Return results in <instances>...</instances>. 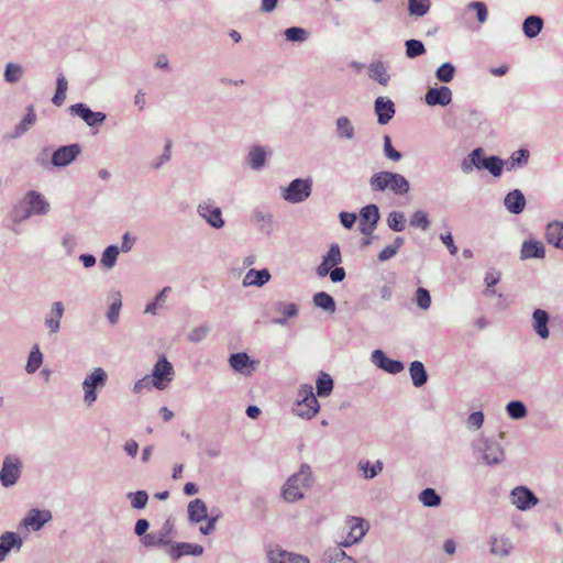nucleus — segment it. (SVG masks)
<instances>
[{
    "mask_svg": "<svg viewBox=\"0 0 563 563\" xmlns=\"http://www.w3.org/2000/svg\"><path fill=\"white\" fill-rule=\"evenodd\" d=\"M311 467L302 463L297 473L292 474L283 487L282 495L288 503H295L305 497V492L313 484Z\"/></svg>",
    "mask_w": 563,
    "mask_h": 563,
    "instance_id": "1",
    "label": "nucleus"
},
{
    "mask_svg": "<svg viewBox=\"0 0 563 563\" xmlns=\"http://www.w3.org/2000/svg\"><path fill=\"white\" fill-rule=\"evenodd\" d=\"M369 186L373 191L390 190L396 196H404L410 191L408 179L398 173L382 170L369 178Z\"/></svg>",
    "mask_w": 563,
    "mask_h": 563,
    "instance_id": "2",
    "label": "nucleus"
},
{
    "mask_svg": "<svg viewBox=\"0 0 563 563\" xmlns=\"http://www.w3.org/2000/svg\"><path fill=\"white\" fill-rule=\"evenodd\" d=\"M474 454H481L483 463L488 466L501 464L506 459L501 444L490 438L481 437L471 444Z\"/></svg>",
    "mask_w": 563,
    "mask_h": 563,
    "instance_id": "3",
    "label": "nucleus"
},
{
    "mask_svg": "<svg viewBox=\"0 0 563 563\" xmlns=\"http://www.w3.org/2000/svg\"><path fill=\"white\" fill-rule=\"evenodd\" d=\"M108 380V374L102 367H95L82 380L84 402L87 407L92 406L97 398L98 391L101 390Z\"/></svg>",
    "mask_w": 563,
    "mask_h": 563,
    "instance_id": "4",
    "label": "nucleus"
},
{
    "mask_svg": "<svg viewBox=\"0 0 563 563\" xmlns=\"http://www.w3.org/2000/svg\"><path fill=\"white\" fill-rule=\"evenodd\" d=\"M320 410V405L313 394L311 385H302L298 393V399L292 408L294 415L303 418L311 419Z\"/></svg>",
    "mask_w": 563,
    "mask_h": 563,
    "instance_id": "5",
    "label": "nucleus"
},
{
    "mask_svg": "<svg viewBox=\"0 0 563 563\" xmlns=\"http://www.w3.org/2000/svg\"><path fill=\"white\" fill-rule=\"evenodd\" d=\"M311 178H296L286 187H280L282 198L292 205L306 201L312 192Z\"/></svg>",
    "mask_w": 563,
    "mask_h": 563,
    "instance_id": "6",
    "label": "nucleus"
},
{
    "mask_svg": "<svg viewBox=\"0 0 563 563\" xmlns=\"http://www.w3.org/2000/svg\"><path fill=\"white\" fill-rule=\"evenodd\" d=\"M22 470L23 463L19 456L13 454L5 455L0 468V484L4 488L14 486L22 475Z\"/></svg>",
    "mask_w": 563,
    "mask_h": 563,
    "instance_id": "7",
    "label": "nucleus"
},
{
    "mask_svg": "<svg viewBox=\"0 0 563 563\" xmlns=\"http://www.w3.org/2000/svg\"><path fill=\"white\" fill-rule=\"evenodd\" d=\"M174 367L172 363L166 358L165 355L159 356L157 362L154 364L152 374V385L158 390L165 389L169 383L174 379Z\"/></svg>",
    "mask_w": 563,
    "mask_h": 563,
    "instance_id": "8",
    "label": "nucleus"
},
{
    "mask_svg": "<svg viewBox=\"0 0 563 563\" xmlns=\"http://www.w3.org/2000/svg\"><path fill=\"white\" fill-rule=\"evenodd\" d=\"M472 164H475V168L488 170L494 177H499L503 174L505 162L496 155L484 156V150L482 147L474 148L472 151Z\"/></svg>",
    "mask_w": 563,
    "mask_h": 563,
    "instance_id": "9",
    "label": "nucleus"
},
{
    "mask_svg": "<svg viewBox=\"0 0 563 563\" xmlns=\"http://www.w3.org/2000/svg\"><path fill=\"white\" fill-rule=\"evenodd\" d=\"M68 110L71 115L80 118L90 128L102 125L107 119L104 112H95L82 102L71 104Z\"/></svg>",
    "mask_w": 563,
    "mask_h": 563,
    "instance_id": "10",
    "label": "nucleus"
},
{
    "mask_svg": "<svg viewBox=\"0 0 563 563\" xmlns=\"http://www.w3.org/2000/svg\"><path fill=\"white\" fill-rule=\"evenodd\" d=\"M379 209L376 205L371 203L363 207L360 211V225L358 229L362 234L371 235L379 221Z\"/></svg>",
    "mask_w": 563,
    "mask_h": 563,
    "instance_id": "11",
    "label": "nucleus"
},
{
    "mask_svg": "<svg viewBox=\"0 0 563 563\" xmlns=\"http://www.w3.org/2000/svg\"><path fill=\"white\" fill-rule=\"evenodd\" d=\"M80 152L81 147L77 143L63 145L53 153L51 163L55 167H66L78 157Z\"/></svg>",
    "mask_w": 563,
    "mask_h": 563,
    "instance_id": "12",
    "label": "nucleus"
},
{
    "mask_svg": "<svg viewBox=\"0 0 563 563\" xmlns=\"http://www.w3.org/2000/svg\"><path fill=\"white\" fill-rule=\"evenodd\" d=\"M198 214L206 220V222L214 228L220 229L224 225V221L222 219V211L219 207H217L210 200L202 201L198 205Z\"/></svg>",
    "mask_w": 563,
    "mask_h": 563,
    "instance_id": "13",
    "label": "nucleus"
},
{
    "mask_svg": "<svg viewBox=\"0 0 563 563\" xmlns=\"http://www.w3.org/2000/svg\"><path fill=\"white\" fill-rule=\"evenodd\" d=\"M23 206H26L33 216H45L51 210L49 202L36 190H30L24 195Z\"/></svg>",
    "mask_w": 563,
    "mask_h": 563,
    "instance_id": "14",
    "label": "nucleus"
},
{
    "mask_svg": "<svg viewBox=\"0 0 563 563\" xmlns=\"http://www.w3.org/2000/svg\"><path fill=\"white\" fill-rule=\"evenodd\" d=\"M342 263V254L339 244L332 243L322 257V262L316 268V273L319 277H325L330 273L332 267L339 266Z\"/></svg>",
    "mask_w": 563,
    "mask_h": 563,
    "instance_id": "15",
    "label": "nucleus"
},
{
    "mask_svg": "<svg viewBox=\"0 0 563 563\" xmlns=\"http://www.w3.org/2000/svg\"><path fill=\"white\" fill-rule=\"evenodd\" d=\"M511 503L519 509V510H527L531 507L536 506L538 504L537 496L530 490L529 488L525 486H518L511 490L510 494Z\"/></svg>",
    "mask_w": 563,
    "mask_h": 563,
    "instance_id": "16",
    "label": "nucleus"
},
{
    "mask_svg": "<svg viewBox=\"0 0 563 563\" xmlns=\"http://www.w3.org/2000/svg\"><path fill=\"white\" fill-rule=\"evenodd\" d=\"M452 90L446 86L429 88L424 95V101L428 106L445 107L452 101Z\"/></svg>",
    "mask_w": 563,
    "mask_h": 563,
    "instance_id": "17",
    "label": "nucleus"
},
{
    "mask_svg": "<svg viewBox=\"0 0 563 563\" xmlns=\"http://www.w3.org/2000/svg\"><path fill=\"white\" fill-rule=\"evenodd\" d=\"M269 563H310L305 555L288 552L279 547L271 548L267 551Z\"/></svg>",
    "mask_w": 563,
    "mask_h": 563,
    "instance_id": "18",
    "label": "nucleus"
},
{
    "mask_svg": "<svg viewBox=\"0 0 563 563\" xmlns=\"http://www.w3.org/2000/svg\"><path fill=\"white\" fill-rule=\"evenodd\" d=\"M371 360L378 368L389 374H398L405 367L400 361L389 358L382 350H375L372 353Z\"/></svg>",
    "mask_w": 563,
    "mask_h": 563,
    "instance_id": "19",
    "label": "nucleus"
},
{
    "mask_svg": "<svg viewBox=\"0 0 563 563\" xmlns=\"http://www.w3.org/2000/svg\"><path fill=\"white\" fill-rule=\"evenodd\" d=\"M23 539L19 533L7 531L0 536V562H3L11 551H20Z\"/></svg>",
    "mask_w": 563,
    "mask_h": 563,
    "instance_id": "20",
    "label": "nucleus"
},
{
    "mask_svg": "<svg viewBox=\"0 0 563 563\" xmlns=\"http://www.w3.org/2000/svg\"><path fill=\"white\" fill-rule=\"evenodd\" d=\"M374 111L377 115V122L380 125L387 124L395 115V104L387 97H378L374 102Z\"/></svg>",
    "mask_w": 563,
    "mask_h": 563,
    "instance_id": "21",
    "label": "nucleus"
},
{
    "mask_svg": "<svg viewBox=\"0 0 563 563\" xmlns=\"http://www.w3.org/2000/svg\"><path fill=\"white\" fill-rule=\"evenodd\" d=\"M64 311L65 307L62 301H55L52 303L44 321V324L48 330V334H55L60 330V320L64 316Z\"/></svg>",
    "mask_w": 563,
    "mask_h": 563,
    "instance_id": "22",
    "label": "nucleus"
},
{
    "mask_svg": "<svg viewBox=\"0 0 563 563\" xmlns=\"http://www.w3.org/2000/svg\"><path fill=\"white\" fill-rule=\"evenodd\" d=\"M203 553V547L196 543L179 542L172 544L168 550L169 556L177 561L184 555L199 556Z\"/></svg>",
    "mask_w": 563,
    "mask_h": 563,
    "instance_id": "23",
    "label": "nucleus"
},
{
    "mask_svg": "<svg viewBox=\"0 0 563 563\" xmlns=\"http://www.w3.org/2000/svg\"><path fill=\"white\" fill-rule=\"evenodd\" d=\"M526 205V197L520 189L509 191L504 198L505 208L512 214H520Z\"/></svg>",
    "mask_w": 563,
    "mask_h": 563,
    "instance_id": "24",
    "label": "nucleus"
},
{
    "mask_svg": "<svg viewBox=\"0 0 563 563\" xmlns=\"http://www.w3.org/2000/svg\"><path fill=\"white\" fill-rule=\"evenodd\" d=\"M549 320L550 316L543 309L538 308L532 312V328L542 340H547L550 336Z\"/></svg>",
    "mask_w": 563,
    "mask_h": 563,
    "instance_id": "25",
    "label": "nucleus"
},
{
    "mask_svg": "<svg viewBox=\"0 0 563 563\" xmlns=\"http://www.w3.org/2000/svg\"><path fill=\"white\" fill-rule=\"evenodd\" d=\"M545 256V249L542 242L536 240L523 241L520 250V258L529 260L537 258L541 260Z\"/></svg>",
    "mask_w": 563,
    "mask_h": 563,
    "instance_id": "26",
    "label": "nucleus"
},
{
    "mask_svg": "<svg viewBox=\"0 0 563 563\" xmlns=\"http://www.w3.org/2000/svg\"><path fill=\"white\" fill-rule=\"evenodd\" d=\"M51 519L52 515L48 510L32 509L24 518L23 525L32 528L34 531H38Z\"/></svg>",
    "mask_w": 563,
    "mask_h": 563,
    "instance_id": "27",
    "label": "nucleus"
},
{
    "mask_svg": "<svg viewBox=\"0 0 563 563\" xmlns=\"http://www.w3.org/2000/svg\"><path fill=\"white\" fill-rule=\"evenodd\" d=\"M365 532V520L362 518L353 517L350 520V531L346 536L345 541L343 542V545L347 547L358 542L364 537Z\"/></svg>",
    "mask_w": 563,
    "mask_h": 563,
    "instance_id": "28",
    "label": "nucleus"
},
{
    "mask_svg": "<svg viewBox=\"0 0 563 563\" xmlns=\"http://www.w3.org/2000/svg\"><path fill=\"white\" fill-rule=\"evenodd\" d=\"M514 549V544L508 537L500 536L490 538V553L497 556L506 558Z\"/></svg>",
    "mask_w": 563,
    "mask_h": 563,
    "instance_id": "29",
    "label": "nucleus"
},
{
    "mask_svg": "<svg viewBox=\"0 0 563 563\" xmlns=\"http://www.w3.org/2000/svg\"><path fill=\"white\" fill-rule=\"evenodd\" d=\"M545 239L548 243L556 249L563 250V223L558 221L548 223L545 228Z\"/></svg>",
    "mask_w": 563,
    "mask_h": 563,
    "instance_id": "30",
    "label": "nucleus"
},
{
    "mask_svg": "<svg viewBox=\"0 0 563 563\" xmlns=\"http://www.w3.org/2000/svg\"><path fill=\"white\" fill-rule=\"evenodd\" d=\"M320 563H356L354 559L346 555V553L339 547L325 550L320 559Z\"/></svg>",
    "mask_w": 563,
    "mask_h": 563,
    "instance_id": "31",
    "label": "nucleus"
},
{
    "mask_svg": "<svg viewBox=\"0 0 563 563\" xmlns=\"http://www.w3.org/2000/svg\"><path fill=\"white\" fill-rule=\"evenodd\" d=\"M368 76L382 86H387L390 79L387 68L382 60H374L369 64Z\"/></svg>",
    "mask_w": 563,
    "mask_h": 563,
    "instance_id": "32",
    "label": "nucleus"
},
{
    "mask_svg": "<svg viewBox=\"0 0 563 563\" xmlns=\"http://www.w3.org/2000/svg\"><path fill=\"white\" fill-rule=\"evenodd\" d=\"M187 511L188 519L195 523L201 522L208 518L207 506L205 501L199 498L189 503Z\"/></svg>",
    "mask_w": 563,
    "mask_h": 563,
    "instance_id": "33",
    "label": "nucleus"
},
{
    "mask_svg": "<svg viewBox=\"0 0 563 563\" xmlns=\"http://www.w3.org/2000/svg\"><path fill=\"white\" fill-rule=\"evenodd\" d=\"M269 153L271 151L264 146H252L249 152V165L255 170H261L265 166L266 157Z\"/></svg>",
    "mask_w": 563,
    "mask_h": 563,
    "instance_id": "34",
    "label": "nucleus"
},
{
    "mask_svg": "<svg viewBox=\"0 0 563 563\" xmlns=\"http://www.w3.org/2000/svg\"><path fill=\"white\" fill-rule=\"evenodd\" d=\"M544 25L543 19L539 15H529L523 20L522 31L528 38H534L540 34Z\"/></svg>",
    "mask_w": 563,
    "mask_h": 563,
    "instance_id": "35",
    "label": "nucleus"
},
{
    "mask_svg": "<svg viewBox=\"0 0 563 563\" xmlns=\"http://www.w3.org/2000/svg\"><path fill=\"white\" fill-rule=\"evenodd\" d=\"M252 220L257 229L265 235L273 231V216L269 212L256 210L253 212Z\"/></svg>",
    "mask_w": 563,
    "mask_h": 563,
    "instance_id": "36",
    "label": "nucleus"
},
{
    "mask_svg": "<svg viewBox=\"0 0 563 563\" xmlns=\"http://www.w3.org/2000/svg\"><path fill=\"white\" fill-rule=\"evenodd\" d=\"M409 374L415 387H421L428 382V373L420 361H413L410 363Z\"/></svg>",
    "mask_w": 563,
    "mask_h": 563,
    "instance_id": "37",
    "label": "nucleus"
},
{
    "mask_svg": "<svg viewBox=\"0 0 563 563\" xmlns=\"http://www.w3.org/2000/svg\"><path fill=\"white\" fill-rule=\"evenodd\" d=\"M357 468L362 472L365 479H373L382 473L384 463L380 460H377L375 463H371L369 461H360L357 463Z\"/></svg>",
    "mask_w": 563,
    "mask_h": 563,
    "instance_id": "38",
    "label": "nucleus"
},
{
    "mask_svg": "<svg viewBox=\"0 0 563 563\" xmlns=\"http://www.w3.org/2000/svg\"><path fill=\"white\" fill-rule=\"evenodd\" d=\"M335 131L338 136L344 140H352L355 135L354 126L345 115H341L335 120Z\"/></svg>",
    "mask_w": 563,
    "mask_h": 563,
    "instance_id": "39",
    "label": "nucleus"
},
{
    "mask_svg": "<svg viewBox=\"0 0 563 563\" xmlns=\"http://www.w3.org/2000/svg\"><path fill=\"white\" fill-rule=\"evenodd\" d=\"M26 114L23 117V119L20 121V123L15 126L14 133L12 137H20L22 134H24L35 123L36 121V114L34 111V107L31 104L26 108Z\"/></svg>",
    "mask_w": 563,
    "mask_h": 563,
    "instance_id": "40",
    "label": "nucleus"
},
{
    "mask_svg": "<svg viewBox=\"0 0 563 563\" xmlns=\"http://www.w3.org/2000/svg\"><path fill=\"white\" fill-rule=\"evenodd\" d=\"M313 303L316 307L329 313L335 312L336 309V305L333 297L325 291H319L314 294Z\"/></svg>",
    "mask_w": 563,
    "mask_h": 563,
    "instance_id": "41",
    "label": "nucleus"
},
{
    "mask_svg": "<svg viewBox=\"0 0 563 563\" xmlns=\"http://www.w3.org/2000/svg\"><path fill=\"white\" fill-rule=\"evenodd\" d=\"M419 501L429 508L439 507L442 503L441 496L433 488H424L418 496Z\"/></svg>",
    "mask_w": 563,
    "mask_h": 563,
    "instance_id": "42",
    "label": "nucleus"
},
{
    "mask_svg": "<svg viewBox=\"0 0 563 563\" xmlns=\"http://www.w3.org/2000/svg\"><path fill=\"white\" fill-rule=\"evenodd\" d=\"M317 395L328 397L333 390V379L324 372H320L316 382Z\"/></svg>",
    "mask_w": 563,
    "mask_h": 563,
    "instance_id": "43",
    "label": "nucleus"
},
{
    "mask_svg": "<svg viewBox=\"0 0 563 563\" xmlns=\"http://www.w3.org/2000/svg\"><path fill=\"white\" fill-rule=\"evenodd\" d=\"M272 278V275L267 268L254 269L249 268V286L262 287L267 284Z\"/></svg>",
    "mask_w": 563,
    "mask_h": 563,
    "instance_id": "44",
    "label": "nucleus"
},
{
    "mask_svg": "<svg viewBox=\"0 0 563 563\" xmlns=\"http://www.w3.org/2000/svg\"><path fill=\"white\" fill-rule=\"evenodd\" d=\"M122 308V297L119 291L113 294V300L108 308L106 317L111 325H115L119 322L120 311Z\"/></svg>",
    "mask_w": 563,
    "mask_h": 563,
    "instance_id": "45",
    "label": "nucleus"
},
{
    "mask_svg": "<svg viewBox=\"0 0 563 563\" xmlns=\"http://www.w3.org/2000/svg\"><path fill=\"white\" fill-rule=\"evenodd\" d=\"M24 69L20 64L8 63L3 71L4 81L8 84H16L21 80Z\"/></svg>",
    "mask_w": 563,
    "mask_h": 563,
    "instance_id": "46",
    "label": "nucleus"
},
{
    "mask_svg": "<svg viewBox=\"0 0 563 563\" xmlns=\"http://www.w3.org/2000/svg\"><path fill=\"white\" fill-rule=\"evenodd\" d=\"M506 412L509 418L520 420L527 417V406L521 400H511L506 405Z\"/></svg>",
    "mask_w": 563,
    "mask_h": 563,
    "instance_id": "47",
    "label": "nucleus"
},
{
    "mask_svg": "<svg viewBox=\"0 0 563 563\" xmlns=\"http://www.w3.org/2000/svg\"><path fill=\"white\" fill-rule=\"evenodd\" d=\"M144 547H166L170 543L167 532H151L142 538Z\"/></svg>",
    "mask_w": 563,
    "mask_h": 563,
    "instance_id": "48",
    "label": "nucleus"
},
{
    "mask_svg": "<svg viewBox=\"0 0 563 563\" xmlns=\"http://www.w3.org/2000/svg\"><path fill=\"white\" fill-rule=\"evenodd\" d=\"M530 153L526 148H520L514 152L507 164V169L512 170L515 168L522 167L528 164Z\"/></svg>",
    "mask_w": 563,
    "mask_h": 563,
    "instance_id": "49",
    "label": "nucleus"
},
{
    "mask_svg": "<svg viewBox=\"0 0 563 563\" xmlns=\"http://www.w3.org/2000/svg\"><path fill=\"white\" fill-rule=\"evenodd\" d=\"M42 363H43V354L40 351L38 345H34L31 349V352L29 354L27 362L25 365L26 373L27 374L35 373L41 367Z\"/></svg>",
    "mask_w": 563,
    "mask_h": 563,
    "instance_id": "50",
    "label": "nucleus"
},
{
    "mask_svg": "<svg viewBox=\"0 0 563 563\" xmlns=\"http://www.w3.org/2000/svg\"><path fill=\"white\" fill-rule=\"evenodd\" d=\"M409 224L412 228L421 229L422 231H427L430 228V220L428 213L423 210H416L409 220Z\"/></svg>",
    "mask_w": 563,
    "mask_h": 563,
    "instance_id": "51",
    "label": "nucleus"
},
{
    "mask_svg": "<svg viewBox=\"0 0 563 563\" xmlns=\"http://www.w3.org/2000/svg\"><path fill=\"white\" fill-rule=\"evenodd\" d=\"M430 7V0H408V11L410 15L423 16L429 12Z\"/></svg>",
    "mask_w": 563,
    "mask_h": 563,
    "instance_id": "52",
    "label": "nucleus"
},
{
    "mask_svg": "<svg viewBox=\"0 0 563 563\" xmlns=\"http://www.w3.org/2000/svg\"><path fill=\"white\" fill-rule=\"evenodd\" d=\"M405 47L406 56L410 59L417 58L426 53V46L420 40H407Z\"/></svg>",
    "mask_w": 563,
    "mask_h": 563,
    "instance_id": "53",
    "label": "nucleus"
},
{
    "mask_svg": "<svg viewBox=\"0 0 563 563\" xmlns=\"http://www.w3.org/2000/svg\"><path fill=\"white\" fill-rule=\"evenodd\" d=\"M387 225L394 232H401L406 228V218L401 211H391L387 217Z\"/></svg>",
    "mask_w": 563,
    "mask_h": 563,
    "instance_id": "54",
    "label": "nucleus"
},
{
    "mask_svg": "<svg viewBox=\"0 0 563 563\" xmlns=\"http://www.w3.org/2000/svg\"><path fill=\"white\" fill-rule=\"evenodd\" d=\"M172 290L170 287H164L154 298L153 301H151L146 308L145 313L150 314H156L157 310L163 307L164 302L166 301L167 294Z\"/></svg>",
    "mask_w": 563,
    "mask_h": 563,
    "instance_id": "55",
    "label": "nucleus"
},
{
    "mask_svg": "<svg viewBox=\"0 0 563 563\" xmlns=\"http://www.w3.org/2000/svg\"><path fill=\"white\" fill-rule=\"evenodd\" d=\"M455 66L452 63H444L435 70V78L441 82H450L453 80L455 75Z\"/></svg>",
    "mask_w": 563,
    "mask_h": 563,
    "instance_id": "56",
    "label": "nucleus"
},
{
    "mask_svg": "<svg viewBox=\"0 0 563 563\" xmlns=\"http://www.w3.org/2000/svg\"><path fill=\"white\" fill-rule=\"evenodd\" d=\"M119 253L120 249L117 245H109L101 255V264L106 268H112L117 264Z\"/></svg>",
    "mask_w": 563,
    "mask_h": 563,
    "instance_id": "57",
    "label": "nucleus"
},
{
    "mask_svg": "<svg viewBox=\"0 0 563 563\" xmlns=\"http://www.w3.org/2000/svg\"><path fill=\"white\" fill-rule=\"evenodd\" d=\"M284 34L287 41L294 43H302L307 41L309 37V32L299 26H290L285 30Z\"/></svg>",
    "mask_w": 563,
    "mask_h": 563,
    "instance_id": "58",
    "label": "nucleus"
},
{
    "mask_svg": "<svg viewBox=\"0 0 563 563\" xmlns=\"http://www.w3.org/2000/svg\"><path fill=\"white\" fill-rule=\"evenodd\" d=\"M126 497L131 501V506L134 509H143L146 507L148 501V495L145 490H137L135 493H129Z\"/></svg>",
    "mask_w": 563,
    "mask_h": 563,
    "instance_id": "59",
    "label": "nucleus"
},
{
    "mask_svg": "<svg viewBox=\"0 0 563 563\" xmlns=\"http://www.w3.org/2000/svg\"><path fill=\"white\" fill-rule=\"evenodd\" d=\"M229 364L234 371L244 374L246 372V352L231 354Z\"/></svg>",
    "mask_w": 563,
    "mask_h": 563,
    "instance_id": "60",
    "label": "nucleus"
},
{
    "mask_svg": "<svg viewBox=\"0 0 563 563\" xmlns=\"http://www.w3.org/2000/svg\"><path fill=\"white\" fill-rule=\"evenodd\" d=\"M417 306L422 310H428L431 306V296L427 288L419 287L415 294Z\"/></svg>",
    "mask_w": 563,
    "mask_h": 563,
    "instance_id": "61",
    "label": "nucleus"
},
{
    "mask_svg": "<svg viewBox=\"0 0 563 563\" xmlns=\"http://www.w3.org/2000/svg\"><path fill=\"white\" fill-rule=\"evenodd\" d=\"M384 155L393 162H399L402 158V154L394 148L389 135L384 136Z\"/></svg>",
    "mask_w": 563,
    "mask_h": 563,
    "instance_id": "62",
    "label": "nucleus"
},
{
    "mask_svg": "<svg viewBox=\"0 0 563 563\" xmlns=\"http://www.w3.org/2000/svg\"><path fill=\"white\" fill-rule=\"evenodd\" d=\"M470 10H474L476 12L477 21L479 23H485L487 21L488 11L487 7L484 2L473 1L467 7Z\"/></svg>",
    "mask_w": 563,
    "mask_h": 563,
    "instance_id": "63",
    "label": "nucleus"
},
{
    "mask_svg": "<svg viewBox=\"0 0 563 563\" xmlns=\"http://www.w3.org/2000/svg\"><path fill=\"white\" fill-rule=\"evenodd\" d=\"M209 331L210 328L206 324L196 327L189 332L188 340L195 343L201 342L208 335Z\"/></svg>",
    "mask_w": 563,
    "mask_h": 563,
    "instance_id": "64",
    "label": "nucleus"
}]
</instances>
